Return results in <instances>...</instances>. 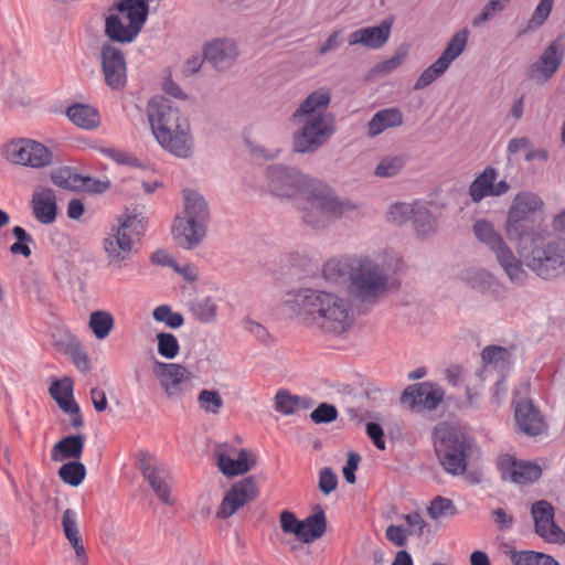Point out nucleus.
Returning a JSON list of instances; mask_svg holds the SVG:
<instances>
[{
	"label": "nucleus",
	"instance_id": "nucleus-1",
	"mask_svg": "<svg viewBox=\"0 0 565 565\" xmlns=\"http://www.w3.org/2000/svg\"><path fill=\"white\" fill-rule=\"evenodd\" d=\"M284 303L305 327L328 338H344L355 323L351 301L337 292L301 288L288 292Z\"/></svg>",
	"mask_w": 565,
	"mask_h": 565
},
{
	"label": "nucleus",
	"instance_id": "nucleus-2",
	"mask_svg": "<svg viewBox=\"0 0 565 565\" xmlns=\"http://www.w3.org/2000/svg\"><path fill=\"white\" fill-rule=\"evenodd\" d=\"M147 117L163 150L179 159L193 157L195 142L190 120L170 99L152 97L147 105Z\"/></svg>",
	"mask_w": 565,
	"mask_h": 565
},
{
	"label": "nucleus",
	"instance_id": "nucleus-3",
	"mask_svg": "<svg viewBox=\"0 0 565 565\" xmlns=\"http://www.w3.org/2000/svg\"><path fill=\"white\" fill-rule=\"evenodd\" d=\"M523 268L527 267L537 277L551 280L565 276V239L542 230L516 244Z\"/></svg>",
	"mask_w": 565,
	"mask_h": 565
},
{
	"label": "nucleus",
	"instance_id": "nucleus-4",
	"mask_svg": "<svg viewBox=\"0 0 565 565\" xmlns=\"http://www.w3.org/2000/svg\"><path fill=\"white\" fill-rule=\"evenodd\" d=\"M358 209V203L339 196L326 182L318 180L303 195L301 220L313 230H324L334 220Z\"/></svg>",
	"mask_w": 565,
	"mask_h": 565
},
{
	"label": "nucleus",
	"instance_id": "nucleus-5",
	"mask_svg": "<svg viewBox=\"0 0 565 565\" xmlns=\"http://www.w3.org/2000/svg\"><path fill=\"white\" fill-rule=\"evenodd\" d=\"M433 444L437 459L450 475H462L473 452V444L459 427L443 422L433 431Z\"/></svg>",
	"mask_w": 565,
	"mask_h": 565
},
{
	"label": "nucleus",
	"instance_id": "nucleus-6",
	"mask_svg": "<svg viewBox=\"0 0 565 565\" xmlns=\"http://www.w3.org/2000/svg\"><path fill=\"white\" fill-rule=\"evenodd\" d=\"M386 268L374 258L360 255L348 289L360 302L375 305L390 290Z\"/></svg>",
	"mask_w": 565,
	"mask_h": 565
},
{
	"label": "nucleus",
	"instance_id": "nucleus-7",
	"mask_svg": "<svg viewBox=\"0 0 565 565\" xmlns=\"http://www.w3.org/2000/svg\"><path fill=\"white\" fill-rule=\"evenodd\" d=\"M149 6L141 0H120L105 20V34L118 43H131L142 30Z\"/></svg>",
	"mask_w": 565,
	"mask_h": 565
},
{
	"label": "nucleus",
	"instance_id": "nucleus-8",
	"mask_svg": "<svg viewBox=\"0 0 565 565\" xmlns=\"http://www.w3.org/2000/svg\"><path fill=\"white\" fill-rule=\"evenodd\" d=\"M472 231L477 239L493 253L499 266L510 281L515 285L525 284L529 278L526 269L523 268L521 259L494 228V225L490 221L482 218L473 224Z\"/></svg>",
	"mask_w": 565,
	"mask_h": 565
},
{
	"label": "nucleus",
	"instance_id": "nucleus-9",
	"mask_svg": "<svg viewBox=\"0 0 565 565\" xmlns=\"http://www.w3.org/2000/svg\"><path fill=\"white\" fill-rule=\"evenodd\" d=\"M142 220L137 210L127 212L118 220V226L105 237L104 252L109 266L121 268L131 258L135 236L143 230Z\"/></svg>",
	"mask_w": 565,
	"mask_h": 565
},
{
	"label": "nucleus",
	"instance_id": "nucleus-10",
	"mask_svg": "<svg viewBox=\"0 0 565 565\" xmlns=\"http://www.w3.org/2000/svg\"><path fill=\"white\" fill-rule=\"evenodd\" d=\"M544 201L532 191H521L512 200L505 220V232L510 239L520 243L530 234L542 231L540 226L529 225L532 217L544 210Z\"/></svg>",
	"mask_w": 565,
	"mask_h": 565
},
{
	"label": "nucleus",
	"instance_id": "nucleus-11",
	"mask_svg": "<svg viewBox=\"0 0 565 565\" xmlns=\"http://www.w3.org/2000/svg\"><path fill=\"white\" fill-rule=\"evenodd\" d=\"M317 181L318 179L286 164H273L266 170L267 189L271 195L278 199L291 200L300 195L303 196Z\"/></svg>",
	"mask_w": 565,
	"mask_h": 565
},
{
	"label": "nucleus",
	"instance_id": "nucleus-12",
	"mask_svg": "<svg viewBox=\"0 0 565 565\" xmlns=\"http://www.w3.org/2000/svg\"><path fill=\"white\" fill-rule=\"evenodd\" d=\"M297 125L300 128L292 135V149L297 153L316 152L335 132L334 120L329 116H310Z\"/></svg>",
	"mask_w": 565,
	"mask_h": 565
},
{
	"label": "nucleus",
	"instance_id": "nucleus-13",
	"mask_svg": "<svg viewBox=\"0 0 565 565\" xmlns=\"http://www.w3.org/2000/svg\"><path fill=\"white\" fill-rule=\"evenodd\" d=\"M152 373L169 401H181L193 387L191 372L181 364L156 361Z\"/></svg>",
	"mask_w": 565,
	"mask_h": 565
},
{
	"label": "nucleus",
	"instance_id": "nucleus-14",
	"mask_svg": "<svg viewBox=\"0 0 565 565\" xmlns=\"http://www.w3.org/2000/svg\"><path fill=\"white\" fill-rule=\"evenodd\" d=\"M4 154L14 164L34 169L45 168L53 163L52 151L43 143L28 138L14 139L8 142Z\"/></svg>",
	"mask_w": 565,
	"mask_h": 565
},
{
	"label": "nucleus",
	"instance_id": "nucleus-15",
	"mask_svg": "<svg viewBox=\"0 0 565 565\" xmlns=\"http://www.w3.org/2000/svg\"><path fill=\"white\" fill-rule=\"evenodd\" d=\"M138 465L141 475L159 500L163 504L173 505L175 500L171 494V475L166 465L146 452L139 454Z\"/></svg>",
	"mask_w": 565,
	"mask_h": 565
},
{
	"label": "nucleus",
	"instance_id": "nucleus-16",
	"mask_svg": "<svg viewBox=\"0 0 565 565\" xmlns=\"http://www.w3.org/2000/svg\"><path fill=\"white\" fill-rule=\"evenodd\" d=\"M99 61L105 84L111 90H122L127 85V62L124 52L111 43H104Z\"/></svg>",
	"mask_w": 565,
	"mask_h": 565
},
{
	"label": "nucleus",
	"instance_id": "nucleus-17",
	"mask_svg": "<svg viewBox=\"0 0 565 565\" xmlns=\"http://www.w3.org/2000/svg\"><path fill=\"white\" fill-rule=\"evenodd\" d=\"M214 456L218 469L226 477L246 473L256 465V458L252 451L237 449L227 443L217 445Z\"/></svg>",
	"mask_w": 565,
	"mask_h": 565
},
{
	"label": "nucleus",
	"instance_id": "nucleus-18",
	"mask_svg": "<svg viewBox=\"0 0 565 565\" xmlns=\"http://www.w3.org/2000/svg\"><path fill=\"white\" fill-rule=\"evenodd\" d=\"M443 399L444 391L429 382L408 386L401 397L402 404L415 413L434 411Z\"/></svg>",
	"mask_w": 565,
	"mask_h": 565
},
{
	"label": "nucleus",
	"instance_id": "nucleus-19",
	"mask_svg": "<svg viewBox=\"0 0 565 565\" xmlns=\"http://www.w3.org/2000/svg\"><path fill=\"white\" fill-rule=\"evenodd\" d=\"M531 514L535 533L547 543L564 544L565 532L554 522L553 505L541 500L532 504Z\"/></svg>",
	"mask_w": 565,
	"mask_h": 565
},
{
	"label": "nucleus",
	"instance_id": "nucleus-20",
	"mask_svg": "<svg viewBox=\"0 0 565 565\" xmlns=\"http://www.w3.org/2000/svg\"><path fill=\"white\" fill-rule=\"evenodd\" d=\"M501 477L516 484H529L540 479L542 469L537 463L519 460L510 455L501 456L499 460Z\"/></svg>",
	"mask_w": 565,
	"mask_h": 565
},
{
	"label": "nucleus",
	"instance_id": "nucleus-21",
	"mask_svg": "<svg viewBox=\"0 0 565 565\" xmlns=\"http://www.w3.org/2000/svg\"><path fill=\"white\" fill-rule=\"evenodd\" d=\"M498 171L493 167H487L470 183L468 192L473 203H480L489 196H501L508 193L510 184L505 180L497 182Z\"/></svg>",
	"mask_w": 565,
	"mask_h": 565
},
{
	"label": "nucleus",
	"instance_id": "nucleus-22",
	"mask_svg": "<svg viewBox=\"0 0 565 565\" xmlns=\"http://www.w3.org/2000/svg\"><path fill=\"white\" fill-rule=\"evenodd\" d=\"M239 55L237 45L232 39H214L204 46V57L217 71H227Z\"/></svg>",
	"mask_w": 565,
	"mask_h": 565
},
{
	"label": "nucleus",
	"instance_id": "nucleus-23",
	"mask_svg": "<svg viewBox=\"0 0 565 565\" xmlns=\"http://www.w3.org/2000/svg\"><path fill=\"white\" fill-rule=\"evenodd\" d=\"M564 58V51L558 40L548 44L540 58L530 67V77L535 81L547 82L559 68Z\"/></svg>",
	"mask_w": 565,
	"mask_h": 565
},
{
	"label": "nucleus",
	"instance_id": "nucleus-24",
	"mask_svg": "<svg viewBox=\"0 0 565 565\" xmlns=\"http://www.w3.org/2000/svg\"><path fill=\"white\" fill-rule=\"evenodd\" d=\"M206 233V225L200 221L177 215L172 226V235L178 245L192 249L196 247Z\"/></svg>",
	"mask_w": 565,
	"mask_h": 565
},
{
	"label": "nucleus",
	"instance_id": "nucleus-25",
	"mask_svg": "<svg viewBox=\"0 0 565 565\" xmlns=\"http://www.w3.org/2000/svg\"><path fill=\"white\" fill-rule=\"evenodd\" d=\"M392 24L390 19H385L377 26L361 28L349 35V44H361L372 50L381 49L390 39Z\"/></svg>",
	"mask_w": 565,
	"mask_h": 565
},
{
	"label": "nucleus",
	"instance_id": "nucleus-26",
	"mask_svg": "<svg viewBox=\"0 0 565 565\" xmlns=\"http://www.w3.org/2000/svg\"><path fill=\"white\" fill-rule=\"evenodd\" d=\"M31 209L34 218L43 224L51 225L56 221L57 201L55 192L50 188H42L33 192Z\"/></svg>",
	"mask_w": 565,
	"mask_h": 565
},
{
	"label": "nucleus",
	"instance_id": "nucleus-27",
	"mask_svg": "<svg viewBox=\"0 0 565 565\" xmlns=\"http://www.w3.org/2000/svg\"><path fill=\"white\" fill-rule=\"evenodd\" d=\"M360 255H342L328 259L322 267V277L332 284L352 281Z\"/></svg>",
	"mask_w": 565,
	"mask_h": 565
},
{
	"label": "nucleus",
	"instance_id": "nucleus-28",
	"mask_svg": "<svg viewBox=\"0 0 565 565\" xmlns=\"http://www.w3.org/2000/svg\"><path fill=\"white\" fill-rule=\"evenodd\" d=\"M515 420L520 430L529 436H539L545 429L540 411L530 401H521L515 405Z\"/></svg>",
	"mask_w": 565,
	"mask_h": 565
},
{
	"label": "nucleus",
	"instance_id": "nucleus-29",
	"mask_svg": "<svg viewBox=\"0 0 565 565\" xmlns=\"http://www.w3.org/2000/svg\"><path fill=\"white\" fill-rule=\"evenodd\" d=\"M331 100L330 92L327 88H320L308 95L291 115L294 124H300L302 118L310 116H327L323 114Z\"/></svg>",
	"mask_w": 565,
	"mask_h": 565
},
{
	"label": "nucleus",
	"instance_id": "nucleus-30",
	"mask_svg": "<svg viewBox=\"0 0 565 565\" xmlns=\"http://www.w3.org/2000/svg\"><path fill=\"white\" fill-rule=\"evenodd\" d=\"M460 280L470 288L483 294H499L502 284L488 270L482 268H467L460 273Z\"/></svg>",
	"mask_w": 565,
	"mask_h": 565
},
{
	"label": "nucleus",
	"instance_id": "nucleus-31",
	"mask_svg": "<svg viewBox=\"0 0 565 565\" xmlns=\"http://www.w3.org/2000/svg\"><path fill=\"white\" fill-rule=\"evenodd\" d=\"M484 363L483 370L477 375L479 382H482L491 373V369L500 373L508 370L512 363L511 352L503 347L488 345L481 352Z\"/></svg>",
	"mask_w": 565,
	"mask_h": 565
},
{
	"label": "nucleus",
	"instance_id": "nucleus-32",
	"mask_svg": "<svg viewBox=\"0 0 565 565\" xmlns=\"http://www.w3.org/2000/svg\"><path fill=\"white\" fill-rule=\"evenodd\" d=\"M404 122L403 113L396 108H384L376 111L366 125V136L374 138L387 129L398 128Z\"/></svg>",
	"mask_w": 565,
	"mask_h": 565
},
{
	"label": "nucleus",
	"instance_id": "nucleus-33",
	"mask_svg": "<svg viewBox=\"0 0 565 565\" xmlns=\"http://www.w3.org/2000/svg\"><path fill=\"white\" fill-rule=\"evenodd\" d=\"M62 526L65 537L75 551L77 564L86 565L88 558L78 530L77 513L74 510L66 509L64 511L62 516Z\"/></svg>",
	"mask_w": 565,
	"mask_h": 565
},
{
	"label": "nucleus",
	"instance_id": "nucleus-34",
	"mask_svg": "<svg viewBox=\"0 0 565 565\" xmlns=\"http://www.w3.org/2000/svg\"><path fill=\"white\" fill-rule=\"evenodd\" d=\"M85 439V436L82 434L62 438L53 446L51 459L53 461L78 460L83 455Z\"/></svg>",
	"mask_w": 565,
	"mask_h": 565
},
{
	"label": "nucleus",
	"instance_id": "nucleus-35",
	"mask_svg": "<svg viewBox=\"0 0 565 565\" xmlns=\"http://www.w3.org/2000/svg\"><path fill=\"white\" fill-rule=\"evenodd\" d=\"M66 116L75 126L85 130L96 129L100 125L99 113L89 105L74 104L67 108Z\"/></svg>",
	"mask_w": 565,
	"mask_h": 565
},
{
	"label": "nucleus",
	"instance_id": "nucleus-36",
	"mask_svg": "<svg viewBox=\"0 0 565 565\" xmlns=\"http://www.w3.org/2000/svg\"><path fill=\"white\" fill-rule=\"evenodd\" d=\"M184 210L181 215L198 220L206 225L209 218V207L205 199L195 190L186 189L183 191Z\"/></svg>",
	"mask_w": 565,
	"mask_h": 565
},
{
	"label": "nucleus",
	"instance_id": "nucleus-37",
	"mask_svg": "<svg viewBox=\"0 0 565 565\" xmlns=\"http://www.w3.org/2000/svg\"><path fill=\"white\" fill-rule=\"evenodd\" d=\"M302 522L300 542L310 544L322 537L327 531V519L324 511L318 508L317 511L307 516Z\"/></svg>",
	"mask_w": 565,
	"mask_h": 565
},
{
	"label": "nucleus",
	"instance_id": "nucleus-38",
	"mask_svg": "<svg viewBox=\"0 0 565 565\" xmlns=\"http://www.w3.org/2000/svg\"><path fill=\"white\" fill-rule=\"evenodd\" d=\"M417 235L428 237L437 230V221L424 203L415 202V213L412 216Z\"/></svg>",
	"mask_w": 565,
	"mask_h": 565
},
{
	"label": "nucleus",
	"instance_id": "nucleus-39",
	"mask_svg": "<svg viewBox=\"0 0 565 565\" xmlns=\"http://www.w3.org/2000/svg\"><path fill=\"white\" fill-rule=\"evenodd\" d=\"M470 32L468 29H461L456 32L448 41L441 55L438 57L447 67L457 60L465 51Z\"/></svg>",
	"mask_w": 565,
	"mask_h": 565
},
{
	"label": "nucleus",
	"instance_id": "nucleus-40",
	"mask_svg": "<svg viewBox=\"0 0 565 565\" xmlns=\"http://www.w3.org/2000/svg\"><path fill=\"white\" fill-rule=\"evenodd\" d=\"M88 324L95 338L104 340L114 329L115 320L110 312L97 310L90 313Z\"/></svg>",
	"mask_w": 565,
	"mask_h": 565
},
{
	"label": "nucleus",
	"instance_id": "nucleus-41",
	"mask_svg": "<svg viewBox=\"0 0 565 565\" xmlns=\"http://www.w3.org/2000/svg\"><path fill=\"white\" fill-rule=\"evenodd\" d=\"M407 157L405 154L385 156L377 163L374 175L377 178H393L405 167Z\"/></svg>",
	"mask_w": 565,
	"mask_h": 565
},
{
	"label": "nucleus",
	"instance_id": "nucleus-42",
	"mask_svg": "<svg viewBox=\"0 0 565 565\" xmlns=\"http://www.w3.org/2000/svg\"><path fill=\"white\" fill-rule=\"evenodd\" d=\"M457 513L458 510L454 501L441 495L435 497L427 507V514L434 521L452 518Z\"/></svg>",
	"mask_w": 565,
	"mask_h": 565
},
{
	"label": "nucleus",
	"instance_id": "nucleus-43",
	"mask_svg": "<svg viewBox=\"0 0 565 565\" xmlns=\"http://www.w3.org/2000/svg\"><path fill=\"white\" fill-rule=\"evenodd\" d=\"M190 309L194 318L202 323H212L216 319L217 305L211 297L194 300Z\"/></svg>",
	"mask_w": 565,
	"mask_h": 565
},
{
	"label": "nucleus",
	"instance_id": "nucleus-44",
	"mask_svg": "<svg viewBox=\"0 0 565 565\" xmlns=\"http://www.w3.org/2000/svg\"><path fill=\"white\" fill-rule=\"evenodd\" d=\"M57 475L64 483L78 487L85 479L86 468L81 461L72 460L62 465Z\"/></svg>",
	"mask_w": 565,
	"mask_h": 565
},
{
	"label": "nucleus",
	"instance_id": "nucleus-45",
	"mask_svg": "<svg viewBox=\"0 0 565 565\" xmlns=\"http://www.w3.org/2000/svg\"><path fill=\"white\" fill-rule=\"evenodd\" d=\"M554 8V0H540L523 32H532L541 29L548 20Z\"/></svg>",
	"mask_w": 565,
	"mask_h": 565
},
{
	"label": "nucleus",
	"instance_id": "nucleus-46",
	"mask_svg": "<svg viewBox=\"0 0 565 565\" xmlns=\"http://www.w3.org/2000/svg\"><path fill=\"white\" fill-rule=\"evenodd\" d=\"M233 494L243 502V505L254 501L258 494V487L254 477H247L232 486Z\"/></svg>",
	"mask_w": 565,
	"mask_h": 565
},
{
	"label": "nucleus",
	"instance_id": "nucleus-47",
	"mask_svg": "<svg viewBox=\"0 0 565 565\" xmlns=\"http://www.w3.org/2000/svg\"><path fill=\"white\" fill-rule=\"evenodd\" d=\"M233 494L243 502V505L254 501L258 494V487L254 477H247L232 486Z\"/></svg>",
	"mask_w": 565,
	"mask_h": 565
},
{
	"label": "nucleus",
	"instance_id": "nucleus-48",
	"mask_svg": "<svg viewBox=\"0 0 565 565\" xmlns=\"http://www.w3.org/2000/svg\"><path fill=\"white\" fill-rule=\"evenodd\" d=\"M199 407L206 414L217 415L224 406V401L215 390H202L198 395Z\"/></svg>",
	"mask_w": 565,
	"mask_h": 565
},
{
	"label": "nucleus",
	"instance_id": "nucleus-49",
	"mask_svg": "<svg viewBox=\"0 0 565 565\" xmlns=\"http://www.w3.org/2000/svg\"><path fill=\"white\" fill-rule=\"evenodd\" d=\"M66 353L72 358V361L78 370L82 372H88L90 370V361L86 351L73 335L67 337Z\"/></svg>",
	"mask_w": 565,
	"mask_h": 565
},
{
	"label": "nucleus",
	"instance_id": "nucleus-50",
	"mask_svg": "<svg viewBox=\"0 0 565 565\" xmlns=\"http://www.w3.org/2000/svg\"><path fill=\"white\" fill-rule=\"evenodd\" d=\"M301 398L297 395H291L287 390H278L275 395L274 403L275 409L282 415H294L299 406Z\"/></svg>",
	"mask_w": 565,
	"mask_h": 565
},
{
	"label": "nucleus",
	"instance_id": "nucleus-51",
	"mask_svg": "<svg viewBox=\"0 0 565 565\" xmlns=\"http://www.w3.org/2000/svg\"><path fill=\"white\" fill-rule=\"evenodd\" d=\"M50 394L60 407L61 403H75L73 398V382L68 377L54 381L50 386Z\"/></svg>",
	"mask_w": 565,
	"mask_h": 565
},
{
	"label": "nucleus",
	"instance_id": "nucleus-52",
	"mask_svg": "<svg viewBox=\"0 0 565 565\" xmlns=\"http://www.w3.org/2000/svg\"><path fill=\"white\" fill-rule=\"evenodd\" d=\"M447 70L448 67L437 58L418 76V78L415 82L414 89H424L425 87L434 83L437 78H439Z\"/></svg>",
	"mask_w": 565,
	"mask_h": 565
},
{
	"label": "nucleus",
	"instance_id": "nucleus-53",
	"mask_svg": "<svg viewBox=\"0 0 565 565\" xmlns=\"http://www.w3.org/2000/svg\"><path fill=\"white\" fill-rule=\"evenodd\" d=\"M52 182L66 190H79L81 175L73 173L68 168H62L51 173Z\"/></svg>",
	"mask_w": 565,
	"mask_h": 565
},
{
	"label": "nucleus",
	"instance_id": "nucleus-54",
	"mask_svg": "<svg viewBox=\"0 0 565 565\" xmlns=\"http://www.w3.org/2000/svg\"><path fill=\"white\" fill-rule=\"evenodd\" d=\"M511 0H490L481 10V12L475 17L471 21V24L475 28L481 26L486 22L493 19L495 13L502 12Z\"/></svg>",
	"mask_w": 565,
	"mask_h": 565
},
{
	"label": "nucleus",
	"instance_id": "nucleus-55",
	"mask_svg": "<svg viewBox=\"0 0 565 565\" xmlns=\"http://www.w3.org/2000/svg\"><path fill=\"white\" fill-rule=\"evenodd\" d=\"M158 353L168 359H174L180 350V344L177 337L172 333L161 332L157 334Z\"/></svg>",
	"mask_w": 565,
	"mask_h": 565
},
{
	"label": "nucleus",
	"instance_id": "nucleus-56",
	"mask_svg": "<svg viewBox=\"0 0 565 565\" xmlns=\"http://www.w3.org/2000/svg\"><path fill=\"white\" fill-rule=\"evenodd\" d=\"M152 317L158 322H163L170 328H180L184 323V319L181 313L173 312L171 307L168 305L158 306L152 311Z\"/></svg>",
	"mask_w": 565,
	"mask_h": 565
},
{
	"label": "nucleus",
	"instance_id": "nucleus-57",
	"mask_svg": "<svg viewBox=\"0 0 565 565\" xmlns=\"http://www.w3.org/2000/svg\"><path fill=\"white\" fill-rule=\"evenodd\" d=\"M415 213V203L398 202L390 207L387 218L390 222L402 225L412 220Z\"/></svg>",
	"mask_w": 565,
	"mask_h": 565
},
{
	"label": "nucleus",
	"instance_id": "nucleus-58",
	"mask_svg": "<svg viewBox=\"0 0 565 565\" xmlns=\"http://www.w3.org/2000/svg\"><path fill=\"white\" fill-rule=\"evenodd\" d=\"M100 153L106 156L107 158L114 160L118 164L130 166V167H139V160L132 156L130 152H127L122 149L113 148V147H99L96 148Z\"/></svg>",
	"mask_w": 565,
	"mask_h": 565
},
{
	"label": "nucleus",
	"instance_id": "nucleus-59",
	"mask_svg": "<svg viewBox=\"0 0 565 565\" xmlns=\"http://www.w3.org/2000/svg\"><path fill=\"white\" fill-rule=\"evenodd\" d=\"M302 520H299L291 511L284 510L279 514V524L285 534H292L299 541L302 531Z\"/></svg>",
	"mask_w": 565,
	"mask_h": 565
},
{
	"label": "nucleus",
	"instance_id": "nucleus-60",
	"mask_svg": "<svg viewBox=\"0 0 565 565\" xmlns=\"http://www.w3.org/2000/svg\"><path fill=\"white\" fill-rule=\"evenodd\" d=\"M242 507H244L243 502L238 500L231 490H228L221 502L216 515L221 519H227L236 513Z\"/></svg>",
	"mask_w": 565,
	"mask_h": 565
},
{
	"label": "nucleus",
	"instance_id": "nucleus-61",
	"mask_svg": "<svg viewBox=\"0 0 565 565\" xmlns=\"http://www.w3.org/2000/svg\"><path fill=\"white\" fill-rule=\"evenodd\" d=\"M406 56V52L397 51L391 58L385 60L373 67V73L380 76H386L398 68Z\"/></svg>",
	"mask_w": 565,
	"mask_h": 565
},
{
	"label": "nucleus",
	"instance_id": "nucleus-62",
	"mask_svg": "<svg viewBox=\"0 0 565 565\" xmlns=\"http://www.w3.org/2000/svg\"><path fill=\"white\" fill-rule=\"evenodd\" d=\"M338 417L337 408L327 403L320 404L311 414L310 418L315 424L331 423Z\"/></svg>",
	"mask_w": 565,
	"mask_h": 565
},
{
	"label": "nucleus",
	"instance_id": "nucleus-63",
	"mask_svg": "<svg viewBox=\"0 0 565 565\" xmlns=\"http://www.w3.org/2000/svg\"><path fill=\"white\" fill-rule=\"evenodd\" d=\"M402 519L408 525V535H417L423 536L428 529L427 522L423 519V516L418 512H412L408 514H404Z\"/></svg>",
	"mask_w": 565,
	"mask_h": 565
},
{
	"label": "nucleus",
	"instance_id": "nucleus-64",
	"mask_svg": "<svg viewBox=\"0 0 565 565\" xmlns=\"http://www.w3.org/2000/svg\"><path fill=\"white\" fill-rule=\"evenodd\" d=\"M338 484V477L331 468H322L319 473V489L324 494H330L335 490Z\"/></svg>",
	"mask_w": 565,
	"mask_h": 565
}]
</instances>
